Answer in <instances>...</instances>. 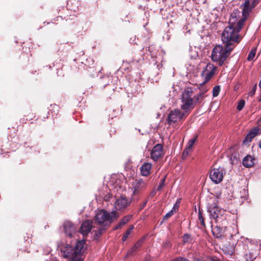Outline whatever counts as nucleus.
I'll return each mask as SVG.
<instances>
[{"mask_svg": "<svg viewBox=\"0 0 261 261\" xmlns=\"http://www.w3.org/2000/svg\"><path fill=\"white\" fill-rule=\"evenodd\" d=\"M259 147L261 149V140H260V141L259 142Z\"/></svg>", "mask_w": 261, "mask_h": 261, "instance_id": "obj_40", "label": "nucleus"}, {"mask_svg": "<svg viewBox=\"0 0 261 261\" xmlns=\"http://www.w3.org/2000/svg\"><path fill=\"white\" fill-rule=\"evenodd\" d=\"M232 46L228 45H217L213 49L211 54V59L214 62H217L219 66H222L230 55L233 48Z\"/></svg>", "mask_w": 261, "mask_h": 261, "instance_id": "obj_5", "label": "nucleus"}, {"mask_svg": "<svg viewBox=\"0 0 261 261\" xmlns=\"http://www.w3.org/2000/svg\"><path fill=\"white\" fill-rule=\"evenodd\" d=\"M191 149L186 147L184 150L182 154V157L183 159H186L187 157L188 156L189 153L191 151Z\"/></svg>", "mask_w": 261, "mask_h": 261, "instance_id": "obj_28", "label": "nucleus"}, {"mask_svg": "<svg viewBox=\"0 0 261 261\" xmlns=\"http://www.w3.org/2000/svg\"><path fill=\"white\" fill-rule=\"evenodd\" d=\"M259 133V128L258 127H254L252 128L248 133L247 134L243 142H250Z\"/></svg>", "mask_w": 261, "mask_h": 261, "instance_id": "obj_16", "label": "nucleus"}, {"mask_svg": "<svg viewBox=\"0 0 261 261\" xmlns=\"http://www.w3.org/2000/svg\"><path fill=\"white\" fill-rule=\"evenodd\" d=\"M147 181L142 179H136L132 183V188L133 189V194H138L139 192L146 189L147 185Z\"/></svg>", "mask_w": 261, "mask_h": 261, "instance_id": "obj_12", "label": "nucleus"}, {"mask_svg": "<svg viewBox=\"0 0 261 261\" xmlns=\"http://www.w3.org/2000/svg\"><path fill=\"white\" fill-rule=\"evenodd\" d=\"M245 105V101L244 100L242 99V100H240L237 105V110L238 111H241L244 107Z\"/></svg>", "mask_w": 261, "mask_h": 261, "instance_id": "obj_26", "label": "nucleus"}, {"mask_svg": "<svg viewBox=\"0 0 261 261\" xmlns=\"http://www.w3.org/2000/svg\"><path fill=\"white\" fill-rule=\"evenodd\" d=\"M217 67L211 63H208L204 67L203 70L201 73V76L204 80L203 83L201 84V88L202 85L209 81L212 77L216 74Z\"/></svg>", "mask_w": 261, "mask_h": 261, "instance_id": "obj_8", "label": "nucleus"}, {"mask_svg": "<svg viewBox=\"0 0 261 261\" xmlns=\"http://www.w3.org/2000/svg\"><path fill=\"white\" fill-rule=\"evenodd\" d=\"M179 205L178 204V202H176V203L174 205L171 210H173V213H174L176 212V210H178Z\"/></svg>", "mask_w": 261, "mask_h": 261, "instance_id": "obj_37", "label": "nucleus"}, {"mask_svg": "<svg viewBox=\"0 0 261 261\" xmlns=\"http://www.w3.org/2000/svg\"><path fill=\"white\" fill-rule=\"evenodd\" d=\"M173 214H174V213H173V210H171L169 212L167 213L164 216V217L163 218V220H167L169 218L171 217Z\"/></svg>", "mask_w": 261, "mask_h": 261, "instance_id": "obj_31", "label": "nucleus"}, {"mask_svg": "<svg viewBox=\"0 0 261 261\" xmlns=\"http://www.w3.org/2000/svg\"><path fill=\"white\" fill-rule=\"evenodd\" d=\"M256 49L255 48H253L251 49L247 57L248 61H252L254 59L256 54Z\"/></svg>", "mask_w": 261, "mask_h": 261, "instance_id": "obj_22", "label": "nucleus"}, {"mask_svg": "<svg viewBox=\"0 0 261 261\" xmlns=\"http://www.w3.org/2000/svg\"><path fill=\"white\" fill-rule=\"evenodd\" d=\"M134 227L133 225H131L129 226V228H128L127 230H130V232H132V230L134 229Z\"/></svg>", "mask_w": 261, "mask_h": 261, "instance_id": "obj_38", "label": "nucleus"}, {"mask_svg": "<svg viewBox=\"0 0 261 261\" xmlns=\"http://www.w3.org/2000/svg\"><path fill=\"white\" fill-rule=\"evenodd\" d=\"M207 90L205 87L200 89V92L196 95H193V91L191 89H185L181 95V109L185 113H189L193 110L197 103H200L204 98V93Z\"/></svg>", "mask_w": 261, "mask_h": 261, "instance_id": "obj_2", "label": "nucleus"}, {"mask_svg": "<svg viewBox=\"0 0 261 261\" xmlns=\"http://www.w3.org/2000/svg\"><path fill=\"white\" fill-rule=\"evenodd\" d=\"M239 12H233L230 15L229 20V25L226 27L222 34V40L225 45L234 48L235 43H238L241 38L239 37V33L244 23L238 20V16Z\"/></svg>", "mask_w": 261, "mask_h": 261, "instance_id": "obj_1", "label": "nucleus"}, {"mask_svg": "<svg viewBox=\"0 0 261 261\" xmlns=\"http://www.w3.org/2000/svg\"><path fill=\"white\" fill-rule=\"evenodd\" d=\"M196 139H197V137H195L193 138L190 139L187 143L186 147L192 150V147L194 145V144H195Z\"/></svg>", "mask_w": 261, "mask_h": 261, "instance_id": "obj_23", "label": "nucleus"}, {"mask_svg": "<svg viewBox=\"0 0 261 261\" xmlns=\"http://www.w3.org/2000/svg\"><path fill=\"white\" fill-rule=\"evenodd\" d=\"M143 242V240H139L138 241H137L136 244L134 245L135 246V247H137L139 248L142 244Z\"/></svg>", "mask_w": 261, "mask_h": 261, "instance_id": "obj_35", "label": "nucleus"}, {"mask_svg": "<svg viewBox=\"0 0 261 261\" xmlns=\"http://www.w3.org/2000/svg\"><path fill=\"white\" fill-rule=\"evenodd\" d=\"M220 91V86H216L213 88V95L214 97L217 96Z\"/></svg>", "mask_w": 261, "mask_h": 261, "instance_id": "obj_25", "label": "nucleus"}, {"mask_svg": "<svg viewBox=\"0 0 261 261\" xmlns=\"http://www.w3.org/2000/svg\"><path fill=\"white\" fill-rule=\"evenodd\" d=\"M258 100L259 102H261V92L259 96H258Z\"/></svg>", "mask_w": 261, "mask_h": 261, "instance_id": "obj_39", "label": "nucleus"}, {"mask_svg": "<svg viewBox=\"0 0 261 261\" xmlns=\"http://www.w3.org/2000/svg\"><path fill=\"white\" fill-rule=\"evenodd\" d=\"M131 232H130V230H126L125 233L123 234L122 240L123 242H124L127 239L128 236L130 234Z\"/></svg>", "mask_w": 261, "mask_h": 261, "instance_id": "obj_32", "label": "nucleus"}, {"mask_svg": "<svg viewBox=\"0 0 261 261\" xmlns=\"http://www.w3.org/2000/svg\"><path fill=\"white\" fill-rule=\"evenodd\" d=\"M163 156V146L161 144L155 145L151 150L150 158L154 161H156Z\"/></svg>", "mask_w": 261, "mask_h": 261, "instance_id": "obj_13", "label": "nucleus"}, {"mask_svg": "<svg viewBox=\"0 0 261 261\" xmlns=\"http://www.w3.org/2000/svg\"><path fill=\"white\" fill-rule=\"evenodd\" d=\"M92 221L90 220L84 221L80 227V232L83 236L87 235L92 228Z\"/></svg>", "mask_w": 261, "mask_h": 261, "instance_id": "obj_15", "label": "nucleus"}, {"mask_svg": "<svg viewBox=\"0 0 261 261\" xmlns=\"http://www.w3.org/2000/svg\"><path fill=\"white\" fill-rule=\"evenodd\" d=\"M256 88H257V85H256V84H255L254 86H253V88L252 90L249 92V93H248L249 96L252 97L255 94V91L256 90Z\"/></svg>", "mask_w": 261, "mask_h": 261, "instance_id": "obj_33", "label": "nucleus"}, {"mask_svg": "<svg viewBox=\"0 0 261 261\" xmlns=\"http://www.w3.org/2000/svg\"><path fill=\"white\" fill-rule=\"evenodd\" d=\"M198 220L200 222V224L203 228L205 227V224L204 222V219L202 215V210L200 208L198 211Z\"/></svg>", "mask_w": 261, "mask_h": 261, "instance_id": "obj_21", "label": "nucleus"}, {"mask_svg": "<svg viewBox=\"0 0 261 261\" xmlns=\"http://www.w3.org/2000/svg\"><path fill=\"white\" fill-rule=\"evenodd\" d=\"M132 217V215H128L124 216L123 218H122L119 222L115 226L114 228V230H117L118 229L121 228L125 224H126Z\"/></svg>", "mask_w": 261, "mask_h": 261, "instance_id": "obj_18", "label": "nucleus"}, {"mask_svg": "<svg viewBox=\"0 0 261 261\" xmlns=\"http://www.w3.org/2000/svg\"><path fill=\"white\" fill-rule=\"evenodd\" d=\"M131 202V199L127 198L124 196H121L116 200L114 203L115 211H123L125 210Z\"/></svg>", "mask_w": 261, "mask_h": 261, "instance_id": "obj_11", "label": "nucleus"}, {"mask_svg": "<svg viewBox=\"0 0 261 261\" xmlns=\"http://www.w3.org/2000/svg\"><path fill=\"white\" fill-rule=\"evenodd\" d=\"M165 181V178H164L162 179L160 185L158 186V187L157 188V190L158 191H160L162 189L163 187L164 186Z\"/></svg>", "mask_w": 261, "mask_h": 261, "instance_id": "obj_34", "label": "nucleus"}, {"mask_svg": "<svg viewBox=\"0 0 261 261\" xmlns=\"http://www.w3.org/2000/svg\"><path fill=\"white\" fill-rule=\"evenodd\" d=\"M196 48H194V50L193 49H191L190 50V56H191V58L196 59L197 57H198V55L197 51L195 50Z\"/></svg>", "mask_w": 261, "mask_h": 261, "instance_id": "obj_27", "label": "nucleus"}, {"mask_svg": "<svg viewBox=\"0 0 261 261\" xmlns=\"http://www.w3.org/2000/svg\"><path fill=\"white\" fill-rule=\"evenodd\" d=\"M259 133L261 134V128H259Z\"/></svg>", "mask_w": 261, "mask_h": 261, "instance_id": "obj_42", "label": "nucleus"}, {"mask_svg": "<svg viewBox=\"0 0 261 261\" xmlns=\"http://www.w3.org/2000/svg\"><path fill=\"white\" fill-rule=\"evenodd\" d=\"M120 214L116 211L113 210L111 212L103 210L99 211L95 215V222L97 223L101 228L97 231H95L97 237H99L105 230L104 227L109 225L113 221L117 220L119 217Z\"/></svg>", "mask_w": 261, "mask_h": 261, "instance_id": "obj_4", "label": "nucleus"}, {"mask_svg": "<svg viewBox=\"0 0 261 261\" xmlns=\"http://www.w3.org/2000/svg\"><path fill=\"white\" fill-rule=\"evenodd\" d=\"M254 159L252 156L247 155L243 159L242 164L246 167H251L254 164Z\"/></svg>", "mask_w": 261, "mask_h": 261, "instance_id": "obj_19", "label": "nucleus"}, {"mask_svg": "<svg viewBox=\"0 0 261 261\" xmlns=\"http://www.w3.org/2000/svg\"><path fill=\"white\" fill-rule=\"evenodd\" d=\"M260 0H245L242 7V17L239 20L243 21L244 23L245 21L249 16L250 12L255 8V7L259 3Z\"/></svg>", "mask_w": 261, "mask_h": 261, "instance_id": "obj_7", "label": "nucleus"}, {"mask_svg": "<svg viewBox=\"0 0 261 261\" xmlns=\"http://www.w3.org/2000/svg\"><path fill=\"white\" fill-rule=\"evenodd\" d=\"M85 244L84 240H81L77 241L74 246L67 244L62 245L60 247L61 256L71 261H84Z\"/></svg>", "mask_w": 261, "mask_h": 261, "instance_id": "obj_3", "label": "nucleus"}, {"mask_svg": "<svg viewBox=\"0 0 261 261\" xmlns=\"http://www.w3.org/2000/svg\"><path fill=\"white\" fill-rule=\"evenodd\" d=\"M225 173V171L223 167L214 168L210 172V177L213 182L218 184L223 180Z\"/></svg>", "mask_w": 261, "mask_h": 261, "instance_id": "obj_9", "label": "nucleus"}, {"mask_svg": "<svg viewBox=\"0 0 261 261\" xmlns=\"http://www.w3.org/2000/svg\"><path fill=\"white\" fill-rule=\"evenodd\" d=\"M171 261H189V260L186 258L177 257V258H175L174 259L172 260Z\"/></svg>", "mask_w": 261, "mask_h": 261, "instance_id": "obj_36", "label": "nucleus"}, {"mask_svg": "<svg viewBox=\"0 0 261 261\" xmlns=\"http://www.w3.org/2000/svg\"><path fill=\"white\" fill-rule=\"evenodd\" d=\"M146 202H144V203H143V206L145 205H146Z\"/></svg>", "mask_w": 261, "mask_h": 261, "instance_id": "obj_41", "label": "nucleus"}, {"mask_svg": "<svg viewBox=\"0 0 261 261\" xmlns=\"http://www.w3.org/2000/svg\"><path fill=\"white\" fill-rule=\"evenodd\" d=\"M182 239L184 243H191L192 242L191 236L188 233L185 234L183 236Z\"/></svg>", "mask_w": 261, "mask_h": 261, "instance_id": "obj_24", "label": "nucleus"}, {"mask_svg": "<svg viewBox=\"0 0 261 261\" xmlns=\"http://www.w3.org/2000/svg\"><path fill=\"white\" fill-rule=\"evenodd\" d=\"M63 226L65 233L67 236L72 237L76 232V227L75 225L70 221L65 222Z\"/></svg>", "mask_w": 261, "mask_h": 261, "instance_id": "obj_14", "label": "nucleus"}, {"mask_svg": "<svg viewBox=\"0 0 261 261\" xmlns=\"http://www.w3.org/2000/svg\"><path fill=\"white\" fill-rule=\"evenodd\" d=\"M207 211L211 220L217 224H225L226 222V211L218 206L215 203H208Z\"/></svg>", "mask_w": 261, "mask_h": 261, "instance_id": "obj_6", "label": "nucleus"}, {"mask_svg": "<svg viewBox=\"0 0 261 261\" xmlns=\"http://www.w3.org/2000/svg\"><path fill=\"white\" fill-rule=\"evenodd\" d=\"M138 249V248L135 247V246L134 245L132 248L128 251L126 256L132 255L134 252L137 250Z\"/></svg>", "mask_w": 261, "mask_h": 261, "instance_id": "obj_30", "label": "nucleus"}, {"mask_svg": "<svg viewBox=\"0 0 261 261\" xmlns=\"http://www.w3.org/2000/svg\"><path fill=\"white\" fill-rule=\"evenodd\" d=\"M184 113L182 112L179 109H174L170 112L167 119V122L169 125L179 122L183 118Z\"/></svg>", "mask_w": 261, "mask_h": 261, "instance_id": "obj_10", "label": "nucleus"}, {"mask_svg": "<svg viewBox=\"0 0 261 261\" xmlns=\"http://www.w3.org/2000/svg\"><path fill=\"white\" fill-rule=\"evenodd\" d=\"M151 164L149 163H144L140 168L141 174L142 176H147L150 173Z\"/></svg>", "mask_w": 261, "mask_h": 261, "instance_id": "obj_17", "label": "nucleus"}, {"mask_svg": "<svg viewBox=\"0 0 261 261\" xmlns=\"http://www.w3.org/2000/svg\"><path fill=\"white\" fill-rule=\"evenodd\" d=\"M138 249V248L135 247V246L134 245L132 248L128 251L126 256L132 255L134 252L137 250Z\"/></svg>", "mask_w": 261, "mask_h": 261, "instance_id": "obj_29", "label": "nucleus"}, {"mask_svg": "<svg viewBox=\"0 0 261 261\" xmlns=\"http://www.w3.org/2000/svg\"><path fill=\"white\" fill-rule=\"evenodd\" d=\"M216 226H215L212 230V232L214 236L216 238H219L222 236L223 234V228L221 227V225L223 224H218Z\"/></svg>", "mask_w": 261, "mask_h": 261, "instance_id": "obj_20", "label": "nucleus"}]
</instances>
